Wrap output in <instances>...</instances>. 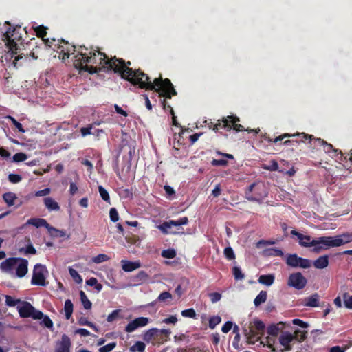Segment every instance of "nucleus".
<instances>
[{"label": "nucleus", "mask_w": 352, "mask_h": 352, "mask_svg": "<svg viewBox=\"0 0 352 352\" xmlns=\"http://www.w3.org/2000/svg\"><path fill=\"white\" fill-rule=\"evenodd\" d=\"M103 57L100 58V63L107 65L108 69L118 74L120 77L133 85H138L140 89L147 90L155 89L160 91V94L170 98L171 95H177L173 85L168 78L163 79L162 76L155 78L151 82L150 77L140 69H133L130 67L131 63L126 62L122 58H117L116 56L111 58L104 53H99Z\"/></svg>", "instance_id": "obj_1"}, {"label": "nucleus", "mask_w": 352, "mask_h": 352, "mask_svg": "<svg viewBox=\"0 0 352 352\" xmlns=\"http://www.w3.org/2000/svg\"><path fill=\"white\" fill-rule=\"evenodd\" d=\"M98 50H89L85 46L78 47V54L74 56V65L79 71L87 72L89 74H96L102 70L111 71L107 65L101 63L100 58L103 57Z\"/></svg>", "instance_id": "obj_2"}, {"label": "nucleus", "mask_w": 352, "mask_h": 352, "mask_svg": "<svg viewBox=\"0 0 352 352\" xmlns=\"http://www.w3.org/2000/svg\"><path fill=\"white\" fill-rule=\"evenodd\" d=\"M292 236H296L299 245L302 247H314V252H319L321 250H327L330 248L339 247L344 243V240L340 236H321L316 239H311L309 235H304L299 232L293 230L291 231Z\"/></svg>", "instance_id": "obj_3"}, {"label": "nucleus", "mask_w": 352, "mask_h": 352, "mask_svg": "<svg viewBox=\"0 0 352 352\" xmlns=\"http://www.w3.org/2000/svg\"><path fill=\"white\" fill-rule=\"evenodd\" d=\"M6 24L9 25V28L3 34V37L4 40L6 41V46L9 50L8 51L10 52L12 55H16L14 60V63H15L22 59L23 56L28 58V54L21 52L23 47L22 36L19 32L21 26L12 28L11 24L8 21H6Z\"/></svg>", "instance_id": "obj_4"}, {"label": "nucleus", "mask_w": 352, "mask_h": 352, "mask_svg": "<svg viewBox=\"0 0 352 352\" xmlns=\"http://www.w3.org/2000/svg\"><path fill=\"white\" fill-rule=\"evenodd\" d=\"M267 195V189L265 185L262 182L252 184L245 191V197L246 199L258 204H261Z\"/></svg>", "instance_id": "obj_5"}, {"label": "nucleus", "mask_w": 352, "mask_h": 352, "mask_svg": "<svg viewBox=\"0 0 352 352\" xmlns=\"http://www.w3.org/2000/svg\"><path fill=\"white\" fill-rule=\"evenodd\" d=\"M307 338V331H302L300 330H296L294 331V335H292L290 333L285 332L281 334L279 337L280 344L284 346V349H280L279 352L289 351H291L292 346L291 345V342L296 339L299 342H302L305 340Z\"/></svg>", "instance_id": "obj_6"}, {"label": "nucleus", "mask_w": 352, "mask_h": 352, "mask_svg": "<svg viewBox=\"0 0 352 352\" xmlns=\"http://www.w3.org/2000/svg\"><path fill=\"white\" fill-rule=\"evenodd\" d=\"M18 311L21 318H32L34 320H40L43 316V313L36 309L29 302L23 301L21 305L18 307Z\"/></svg>", "instance_id": "obj_7"}, {"label": "nucleus", "mask_w": 352, "mask_h": 352, "mask_svg": "<svg viewBox=\"0 0 352 352\" xmlns=\"http://www.w3.org/2000/svg\"><path fill=\"white\" fill-rule=\"evenodd\" d=\"M48 273L45 265L37 263L33 270L31 284L33 285L46 286V274Z\"/></svg>", "instance_id": "obj_8"}, {"label": "nucleus", "mask_w": 352, "mask_h": 352, "mask_svg": "<svg viewBox=\"0 0 352 352\" xmlns=\"http://www.w3.org/2000/svg\"><path fill=\"white\" fill-rule=\"evenodd\" d=\"M188 223V219L187 217H182L177 220H170L168 221H164L162 224L157 226L158 229L164 234H176L179 232L172 230V228L179 227L183 225H186Z\"/></svg>", "instance_id": "obj_9"}, {"label": "nucleus", "mask_w": 352, "mask_h": 352, "mask_svg": "<svg viewBox=\"0 0 352 352\" xmlns=\"http://www.w3.org/2000/svg\"><path fill=\"white\" fill-rule=\"evenodd\" d=\"M222 122V126L227 131H230L232 129H233L234 131L237 132L245 131H248V133H251L252 131H255L256 133H258V131L255 130H250L248 129H245L243 126H242L240 124H238V122H239V118L236 116H228L226 118H223Z\"/></svg>", "instance_id": "obj_10"}, {"label": "nucleus", "mask_w": 352, "mask_h": 352, "mask_svg": "<svg viewBox=\"0 0 352 352\" xmlns=\"http://www.w3.org/2000/svg\"><path fill=\"white\" fill-rule=\"evenodd\" d=\"M286 264L292 267L309 268L311 261L309 259L298 256L296 254H290L287 256Z\"/></svg>", "instance_id": "obj_11"}, {"label": "nucleus", "mask_w": 352, "mask_h": 352, "mask_svg": "<svg viewBox=\"0 0 352 352\" xmlns=\"http://www.w3.org/2000/svg\"><path fill=\"white\" fill-rule=\"evenodd\" d=\"M307 280L301 272H294L289 274L287 285L296 289L300 290L307 285Z\"/></svg>", "instance_id": "obj_12"}, {"label": "nucleus", "mask_w": 352, "mask_h": 352, "mask_svg": "<svg viewBox=\"0 0 352 352\" xmlns=\"http://www.w3.org/2000/svg\"><path fill=\"white\" fill-rule=\"evenodd\" d=\"M79 47L80 46L76 47L74 45H72L67 41L62 39L60 41V44H58L57 47V52L59 53L60 56H62V60H65L69 58L71 54H74L75 52L78 54Z\"/></svg>", "instance_id": "obj_13"}, {"label": "nucleus", "mask_w": 352, "mask_h": 352, "mask_svg": "<svg viewBox=\"0 0 352 352\" xmlns=\"http://www.w3.org/2000/svg\"><path fill=\"white\" fill-rule=\"evenodd\" d=\"M265 331V325L264 322L259 320L254 322V326L250 329L248 339L253 342L258 341L264 335Z\"/></svg>", "instance_id": "obj_14"}, {"label": "nucleus", "mask_w": 352, "mask_h": 352, "mask_svg": "<svg viewBox=\"0 0 352 352\" xmlns=\"http://www.w3.org/2000/svg\"><path fill=\"white\" fill-rule=\"evenodd\" d=\"M292 139L284 142L285 145L292 144L295 145L300 142H305L309 140V142H311L314 139L312 135H308L305 133H297L296 134H291Z\"/></svg>", "instance_id": "obj_15"}, {"label": "nucleus", "mask_w": 352, "mask_h": 352, "mask_svg": "<svg viewBox=\"0 0 352 352\" xmlns=\"http://www.w3.org/2000/svg\"><path fill=\"white\" fill-rule=\"evenodd\" d=\"M149 319L146 317H139L131 321L125 327V331L131 333L138 329L148 324Z\"/></svg>", "instance_id": "obj_16"}, {"label": "nucleus", "mask_w": 352, "mask_h": 352, "mask_svg": "<svg viewBox=\"0 0 352 352\" xmlns=\"http://www.w3.org/2000/svg\"><path fill=\"white\" fill-rule=\"evenodd\" d=\"M72 346L70 338L68 336L63 334L61 340L56 344L54 352H70Z\"/></svg>", "instance_id": "obj_17"}, {"label": "nucleus", "mask_w": 352, "mask_h": 352, "mask_svg": "<svg viewBox=\"0 0 352 352\" xmlns=\"http://www.w3.org/2000/svg\"><path fill=\"white\" fill-rule=\"evenodd\" d=\"M20 258L12 257L7 258L0 264V269L4 272H10L18 264Z\"/></svg>", "instance_id": "obj_18"}, {"label": "nucleus", "mask_w": 352, "mask_h": 352, "mask_svg": "<svg viewBox=\"0 0 352 352\" xmlns=\"http://www.w3.org/2000/svg\"><path fill=\"white\" fill-rule=\"evenodd\" d=\"M122 268L126 272H133L141 267L140 261H131L127 260L121 261Z\"/></svg>", "instance_id": "obj_19"}, {"label": "nucleus", "mask_w": 352, "mask_h": 352, "mask_svg": "<svg viewBox=\"0 0 352 352\" xmlns=\"http://www.w3.org/2000/svg\"><path fill=\"white\" fill-rule=\"evenodd\" d=\"M314 146H322L323 148V151L327 153H336L338 151L334 149L333 146L331 144L327 143L326 141L320 139V138H314Z\"/></svg>", "instance_id": "obj_20"}, {"label": "nucleus", "mask_w": 352, "mask_h": 352, "mask_svg": "<svg viewBox=\"0 0 352 352\" xmlns=\"http://www.w3.org/2000/svg\"><path fill=\"white\" fill-rule=\"evenodd\" d=\"M19 263L17 265L16 274L18 277H23L28 272V262L26 259L20 258Z\"/></svg>", "instance_id": "obj_21"}, {"label": "nucleus", "mask_w": 352, "mask_h": 352, "mask_svg": "<svg viewBox=\"0 0 352 352\" xmlns=\"http://www.w3.org/2000/svg\"><path fill=\"white\" fill-rule=\"evenodd\" d=\"M26 225H31L36 228L44 227L47 230L50 226L47 221L42 218H30L27 221Z\"/></svg>", "instance_id": "obj_22"}, {"label": "nucleus", "mask_w": 352, "mask_h": 352, "mask_svg": "<svg viewBox=\"0 0 352 352\" xmlns=\"http://www.w3.org/2000/svg\"><path fill=\"white\" fill-rule=\"evenodd\" d=\"M319 295L315 293L305 299L304 305L307 307H317L319 306Z\"/></svg>", "instance_id": "obj_23"}, {"label": "nucleus", "mask_w": 352, "mask_h": 352, "mask_svg": "<svg viewBox=\"0 0 352 352\" xmlns=\"http://www.w3.org/2000/svg\"><path fill=\"white\" fill-rule=\"evenodd\" d=\"M329 265V256L324 255L318 257L314 262V265L317 269H324Z\"/></svg>", "instance_id": "obj_24"}, {"label": "nucleus", "mask_w": 352, "mask_h": 352, "mask_svg": "<svg viewBox=\"0 0 352 352\" xmlns=\"http://www.w3.org/2000/svg\"><path fill=\"white\" fill-rule=\"evenodd\" d=\"M48 233L53 238H63L66 236V232L63 230H58L51 225L47 228Z\"/></svg>", "instance_id": "obj_25"}, {"label": "nucleus", "mask_w": 352, "mask_h": 352, "mask_svg": "<svg viewBox=\"0 0 352 352\" xmlns=\"http://www.w3.org/2000/svg\"><path fill=\"white\" fill-rule=\"evenodd\" d=\"M44 204L45 207L49 210L58 211L60 210L58 204L52 197H46L44 199Z\"/></svg>", "instance_id": "obj_26"}, {"label": "nucleus", "mask_w": 352, "mask_h": 352, "mask_svg": "<svg viewBox=\"0 0 352 352\" xmlns=\"http://www.w3.org/2000/svg\"><path fill=\"white\" fill-rule=\"evenodd\" d=\"M159 329L157 328H152L146 331L143 335V339L146 342H150L155 337L158 336Z\"/></svg>", "instance_id": "obj_27"}, {"label": "nucleus", "mask_w": 352, "mask_h": 352, "mask_svg": "<svg viewBox=\"0 0 352 352\" xmlns=\"http://www.w3.org/2000/svg\"><path fill=\"white\" fill-rule=\"evenodd\" d=\"M283 254L281 250L275 248H267L263 252V255L265 256H282Z\"/></svg>", "instance_id": "obj_28"}, {"label": "nucleus", "mask_w": 352, "mask_h": 352, "mask_svg": "<svg viewBox=\"0 0 352 352\" xmlns=\"http://www.w3.org/2000/svg\"><path fill=\"white\" fill-rule=\"evenodd\" d=\"M16 199V195L12 192H6L3 195V199L9 207L14 205V201Z\"/></svg>", "instance_id": "obj_29"}, {"label": "nucleus", "mask_w": 352, "mask_h": 352, "mask_svg": "<svg viewBox=\"0 0 352 352\" xmlns=\"http://www.w3.org/2000/svg\"><path fill=\"white\" fill-rule=\"evenodd\" d=\"M73 310H74V305H73L72 300L69 299L66 300L65 302V305H64V311H65V318L67 320H69L71 318V317L72 316Z\"/></svg>", "instance_id": "obj_30"}, {"label": "nucleus", "mask_w": 352, "mask_h": 352, "mask_svg": "<svg viewBox=\"0 0 352 352\" xmlns=\"http://www.w3.org/2000/svg\"><path fill=\"white\" fill-rule=\"evenodd\" d=\"M274 278L273 274L261 275L258 278V282L263 285L270 286L274 283Z\"/></svg>", "instance_id": "obj_31"}, {"label": "nucleus", "mask_w": 352, "mask_h": 352, "mask_svg": "<svg viewBox=\"0 0 352 352\" xmlns=\"http://www.w3.org/2000/svg\"><path fill=\"white\" fill-rule=\"evenodd\" d=\"M80 301L85 309H90L92 306L91 302L88 299L87 295L85 293L80 290Z\"/></svg>", "instance_id": "obj_32"}, {"label": "nucleus", "mask_w": 352, "mask_h": 352, "mask_svg": "<svg viewBox=\"0 0 352 352\" xmlns=\"http://www.w3.org/2000/svg\"><path fill=\"white\" fill-rule=\"evenodd\" d=\"M267 292L265 291H261L260 293L256 296V297L254 298V303L255 306H258L261 304L265 302L267 300Z\"/></svg>", "instance_id": "obj_33"}, {"label": "nucleus", "mask_w": 352, "mask_h": 352, "mask_svg": "<svg viewBox=\"0 0 352 352\" xmlns=\"http://www.w3.org/2000/svg\"><path fill=\"white\" fill-rule=\"evenodd\" d=\"M146 348V345L143 342L137 341L131 348V352H144Z\"/></svg>", "instance_id": "obj_34"}, {"label": "nucleus", "mask_w": 352, "mask_h": 352, "mask_svg": "<svg viewBox=\"0 0 352 352\" xmlns=\"http://www.w3.org/2000/svg\"><path fill=\"white\" fill-rule=\"evenodd\" d=\"M206 123L208 125V126L209 127V129H212L213 131H214L216 132L218 131L221 129H223V127L222 126V125H223L222 120H218V122L215 123V124H214L211 120H210L208 122L207 121H206Z\"/></svg>", "instance_id": "obj_35"}, {"label": "nucleus", "mask_w": 352, "mask_h": 352, "mask_svg": "<svg viewBox=\"0 0 352 352\" xmlns=\"http://www.w3.org/2000/svg\"><path fill=\"white\" fill-rule=\"evenodd\" d=\"M98 192L101 197V198L107 201V203L110 204V196L107 190L102 186H98Z\"/></svg>", "instance_id": "obj_36"}, {"label": "nucleus", "mask_w": 352, "mask_h": 352, "mask_svg": "<svg viewBox=\"0 0 352 352\" xmlns=\"http://www.w3.org/2000/svg\"><path fill=\"white\" fill-rule=\"evenodd\" d=\"M34 31L38 37L42 39L47 35V28L44 25H39L34 28Z\"/></svg>", "instance_id": "obj_37"}, {"label": "nucleus", "mask_w": 352, "mask_h": 352, "mask_svg": "<svg viewBox=\"0 0 352 352\" xmlns=\"http://www.w3.org/2000/svg\"><path fill=\"white\" fill-rule=\"evenodd\" d=\"M69 272L70 276L75 280V282H76L77 283H81L82 282V278L81 276L78 274V272L76 270H74L72 267H69Z\"/></svg>", "instance_id": "obj_38"}, {"label": "nucleus", "mask_w": 352, "mask_h": 352, "mask_svg": "<svg viewBox=\"0 0 352 352\" xmlns=\"http://www.w3.org/2000/svg\"><path fill=\"white\" fill-rule=\"evenodd\" d=\"M223 254H224L225 257L229 261H231V260H233L235 258V254L234 252L233 249L230 246L226 247L224 249Z\"/></svg>", "instance_id": "obj_39"}, {"label": "nucleus", "mask_w": 352, "mask_h": 352, "mask_svg": "<svg viewBox=\"0 0 352 352\" xmlns=\"http://www.w3.org/2000/svg\"><path fill=\"white\" fill-rule=\"evenodd\" d=\"M232 274L235 280H242L245 278V275L242 273L239 267H233Z\"/></svg>", "instance_id": "obj_40"}, {"label": "nucleus", "mask_w": 352, "mask_h": 352, "mask_svg": "<svg viewBox=\"0 0 352 352\" xmlns=\"http://www.w3.org/2000/svg\"><path fill=\"white\" fill-rule=\"evenodd\" d=\"M41 319H43L41 322V325L45 326L48 329H52L53 327L54 323L48 316L43 314Z\"/></svg>", "instance_id": "obj_41"}, {"label": "nucleus", "mask_w": 352, "mask_h": 352, "mask_svg": "<svg viewBox=\"0 0 352 352\" xmlns=\"http://www.w3.org/2000/svg\"><path fill=\"white\" fill-rule=\"evenodd\" d=\"M344 305L347 309H352V295L350 296L348 293L343 294Z\"/></svg>", "instance_id": "obj_42"}, {"label": "nucleus", "mask_w": 352, "mask_h": 352, "mask_svg": "<svg viewBox=\"0 0 352 352\" xmlns=\"http://www.w3.org/2000/svg\"><path fill=\"white\" fill-rule=\"evenodd\" d=\"M19 302H21L20 299H14L9 295L6 296V304L7 306L14 307Z\"/></svg>", "instance_id": "obj_43"}, {"label": "nucleus", "mask_w": 352, "mask_h": 352, "mask_svg": "<svg viewBox=\"0 0 352 352\" xmlns=\"http://www.w3.org/2000/svg\"><path fill=\"white\" fill-rule=\"evenodd\" d=\"M162 256L166 258H173L176 256V252L174 249L164 250L162 252Z\"/></svg>", "instance_id": "obj_44"}, {"label": "nucleus", "mask_w": 352, "mask_h": 352, "mask_svg": "<svg viewBox=\"0 0 352 352\" xmlns=\"http://www.w3.org/2000/svg\"><path fill=\"white\" fill-rule=\"evenodd\" d=\"M280 328L276 324H271L267 328V332L269 335L276 336L278 334Z\"/></svg>", "instance_id": "obj_45"}, {"label": "nucleus", "mask_w": 352, "mask_h": 352, "mask_svg": "<svg viewBox=\"0 0 352 352\" xmlns=\"http://www.w3.org/2000/svg\"><path fill=\"white\" fill-rule=\"evenodd\" d=\"M116 346V342H110L99 348V352H110Z\"/></svg>", "instance_id": "obj_46"}, {"label": "nucleus", "mask_w": 352, "mask_h": 352, "mask_svg": "<svg viewBox=\"0 0 352 352\" xmlns=\"http://www.w3.org/2000/svg\"><path fill=\"white\" fill-rule=\"evenodd\" d=\"M221 321V318L220 316H212L209 320V327L210 329H214L215 327L219 324Z\"/></svg>", "instance_id": "obj_47"}, {"label": "nucleus", "mask_w": 352, "mask_h": 352, "mask_svg": "<svg viewBox=\"0 0 352 352\" xmlns=\"http://www.w3.org/2000/svg\"><path fill=\"white\" fill-rule=\"evenodd\" d=\"M181 314L182 316L186 318H195L196 317V312L192 308L184 309Z\"/></svg>", "instance_id": "obj_48"}, {"label": "nucleus", "mask_w": 352, "mask_h": 352, "mask_svg": "<svg viewBox=\"0 0 352 352\" xmlns=\"http://www.w3.org/2000/svg\"><path fill=\"white\" fill-rule=\"evenodd\" d=\"M28 159V155L22 152L17 153L13 156V161L14 162H21Z\"/></svg>", "instance_id": "obj_49"}, {"label": "nucleus", "mask_w": 352, "mask_h": 352, "mask_svg": "<svg viewBox=\"0 0 352 352\" xmlns=\"http://www.w3.org/2000/svg\"><path fill=\"white\" fill-rule=\"evenodd\" d=\"M120 309H115L110 314L108 315L107 318V320L109 322H112L116 320L118 317L120 313Z\"/></svg>", "instance_id": "obj_50"}, {"label": "nucleus", "mask_w": 352, "mask_h": 352, "mask_svg": "<svg viewBox=\"0 0 352 352\" xmlns=\"http://www.w3.org/2000/svg\"><path fill=\"white\" fill-rule=\"evenodd\" d=\"M109 260V257L104 254H100L93 258V261L96 263H100Z\"/></svg>", "instance_id": "obj_51"}, {"label": "nucleus", "mask_w": 352, "mask_h": 352, "mask_svg": "<svg viewBox=\"0 0 352 352\" xmlns=\"http://www.w3.org/2000/svg\"><path fill=\"white\" fill-rule=\"evenodd\" d=\"M153 90H154L155 92H157V93L160 94V91L158 92V91H157L155 89H153ZM173 96V95H171L170 98H171ZM159 96H160V97L163 96V97H164V98H164V99H163V100H162V102H162V107H163V109H164L165 111L169 110V111H170V113H171V109H173V108H172V107H171V106H170V105L167 102V101H166V100L167 98H166L165 96H163V95H161V94H159ZM170 98H168L170 99Z\"/></svg>", "instance_id": "obj_52"}, {"label": "nucleus", "mask_w": 352, "mask_h": 352, "mask_svg": "<svg viewBox=\"0 0 352 352\" xmlns=\"http://www.w3.org/2000/svg\"><path fill=\"white\" fill-rule=\"evenodd\" d=\"M110 219L113 222H117L119 220V214L115 208H111L109 211Z\"/></svg>", "instance_id": "obj_53"}, {"label": "nucleus", "mask_w": 352, "mask_h": 352, "mask_svg": "<svg viewBox=\"0 0 352 352\" xmlns=\"http://www.w3.org/2000/svg\"><path fill=\"white\" fill-rule=\"evenodd\" d=\"M211 164L213 166H226L228 164V162L226 160L223 159H213L211 162Z\"/></svg>", "instance_id": "obj_54"}, {"label": "nucleus", "mask_w": 352, "mask_h": 352, "mask_svg": "<svg viewBox=\"0 0 352 352\" xmlns=\"http://www.w3.org/2000/svg\"><path fill=\"white\" fill-rule=\"evenodd\" d=\"M8 179L12 184H17L22 180V177L18 174L11 173L8 175Z\"/></svg>", "instance_id": "obj_55"}, {"label": "nucleus", "mask_w": 352, "mask_h": 352, "mask_svg": "<svg viewBox=\"0 0 352 352\" xmlns=\"http://www.w3.org/2000/svg\"><path fill=\"white\" fill-rule=\"evenodd\" d=\"M264 168L270 171H276L278 169V164L276 160H273L270 161V164L267 166H264Z\"/></svg>", "instance_id": "obj_56"}, {"label": "nucleus", "mask_w": 352, "mask_h": 352, "mask_svg": "<svg viewBox=\"0 0 352 352\" xmlns=\"http://www.w3.org/2000/svg\"><path fill=\"white\" fill-rule=\"evenodd\" d=\"M171 298H172V295L170 292H163L157 297V300L160 301V302H163L168 299H171Z\"/></svg>", "instance_id": "obj_57"}, {"label": "nucleus", "mask_w": 352, "mask_h": 352, "mask_svg": "<svg viewBox=\"0 0 352 352\" xmlns=\"http://www.w3.org/2000/svg\"><path fill=\"white\" fill-rule=\"evenodd\" d=\"M125 237V239L128 243L130 244H135L137 241H138L139 239L137 236L133 234H126L124 236Z\"/></svg>", "instance_id": "obj_58"}, {"label": "nucleus", "mask_w": 352, "mask_h": 352, "mask_svg": "<svg viewBox=\"0 0 352 352\" xmlns=\"http://www.w3.org/2000/svg\"><path fill=\"white\" fill-rule=\"evenodd\" d=\"M209 297L212 303L219 301L221 298V294L219 292H213L209 294Z\"/></svg>", "instance_id": "obj_59"}, {"label": "nucleus", "mask_w": 352, "mask_h": 352, "mask_svg": "<svg viewBox=\"0 0 352 352\" xmlns=\"http://www.w3.org/2000/svg\"><path fill=\"white\" fill-rule=\"evenodd\" d=\"M9 119L11 120L12 124L16 126V128L20 131V132H22V133H24L25 132V130L22 126V124L19 122L15 118H14L13 117H11V116H9L8 117Z\"/></svg>", "instance_id": "obj_60"}, {"label": "nucleus", "mask_w": 352, "mask_h": 352, "mask_svg": "<svg viewBox=\"0 0 352 352\" xmlns=\"http://www.w3.org/2000/svg\"><path fill=\"white\" fill-rule=\"evenodd\" d=\"M292 323L294 324L300 326L302 328H307L309 327V324L306 322L302 321L300 319L296 318L292 320Z\"/></svg>", "instance_id": "obj_61"}, {"label": "nucleus", "mask_w": 352, "mask_h": 352, "mask_svg": "<svg viewBox=\"0 0 352 352\" xmlns=\"http://www.w3.org/2000/svg\"><path fill=\"white\" fill-rule=\"evenodd\" d=\"M233 326V323L231 321H227L222 327L221 331L223 333L229 332Z\"/></svg>", "instance_id": "obj_62"}, {"label": "nucleus", "mask_w": 352, "mask_h": 352, "mask_svg": "<svg viewBox=\"0 0 352 352\" xmlns=\"http://www.w3.org/2000/svg\"><path fill=\"white\" fill-rule=\"evenodd\" d=\"M75 333L76 334H79L81 336H84V337L89 336L91 335L90 332L87 329H82V328H80V329H76L75 331Z\"/></svg>", "instance_id": "obj_63"}, {"label": "nucleus", "mask_w": 352, "mask_h": 352, "mask_svg": "<svg viewBox=\"0 0 352 352\" xmlns=\"http://www.w3.org/2000/svg\"><path fill=\"white\" fill-rule=\"evenodd\" d=\"M91 129H92L91 125H89L87 127H82L80 129V133H81L82 135L85 137L87 135L91 134Z\"/></svg>", "instance_id": "obj_64"}]
</instances>
